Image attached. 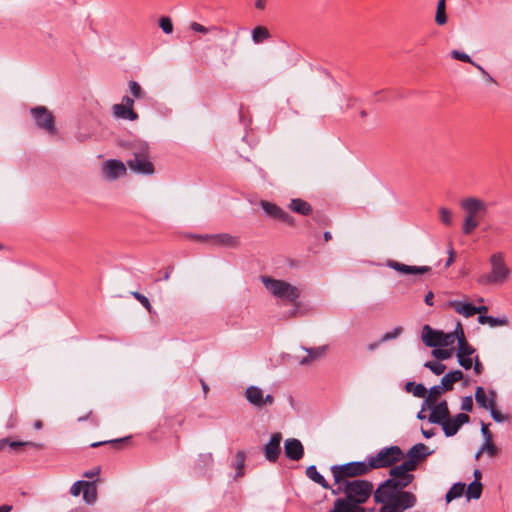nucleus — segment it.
Returning a JSON list of instances; mask_svg holds the SVG:
<instances>
[{
    "instance_id": "nucleus-57",
    "label": "nucleus",
    "mask_w": 512,
    "mask_h": 512,
    "mask_svg": "<svg viewBox=\"0 0 512 512\" xmlns=\"http://www.w3.org/2000/svg\"><path fill=\"white\" fill-rule=\"evenodd\" d=\"M425 400H424V407L426 406L428 409L432 410L435 406L438 405V400H435L431 395H429L428 393L426 394V396L424 397Z\"/></svg>"
},
{
    "instance_id": "nucleus-6",
    "label": "nucleus",
    "mask_w": 512,
    "mask_h": 512,
    "mask_svg": "<svg viewBox=\"0 0 512 512\" xmlns=\"http://www.w3.org/2000/svg\"><path fill=\"white\" fill-rule=\"evenodd\" d=\"M261 280L266 289L277 298L294 303L300 296L299 289L286 281L268 276H262Z\"/></svg>"
},
{
    "instance_id": "nucleus-55",
    "label": "nucleus",
    "mask_w": 512,
    "mask_h": 512,
    "mask_svg": "<svg viewBox=\"0 0 512 512\" xmlns=\"http://www.w3.org/2000/svg\"><path fill=\"white\" fill-rule=\"evenodd\" d=\"M84 483V481L75 482L70 489V493L73 496H79L81 491H83Z\"/></svg>"
},
{
    "instance_id": "nucleus-39",
    "label": "nucleus",
    "mask_w": 512,
    "mask_h": 512,
    "mask_svg": "<svg viewBox=\"0 0 512 512\" xmlns=\"http://www.w3.org/2000/svg\"><path fill=\"white\" fill-rule=\"evenodd\" d=\"M424 367L430 369L435 375H441L446 369V366L439 361H428Z\"/></svg>"
},
{
    "instance_id": "nucleus-24",
    "label": "nucleus",
    "mask_w": 512,
    "mask_h": 512,
    "mask_svg": "<svg viewBox=\"0 0 512 512\" xmlns=\"http://www.w3.org/2000/svg\"><path fill=\"white\" fill-rule=\"evenodd\" d=\"M333 512H365V509L358 503L346 499H337L334 504Z\"/></svg>"
},
{
    "instance_id": "nucleus-62",
    "label": "nucleus",
    "mask_w": 512,
    "mask_h": 512,
    "mask_svg": "<svg viewBox=\"0 0 512 512\" xmlns=\"http://www.w3.org/2000/svg\"><path fill=\"white\" fill-rule=\"evenodd\" d=\"M99 473H100V467H95L92 470L85 472L84 477L93 478V477L97 476Z\"/></svg>"
},
{
    "instance_id": "nucleus-1",
    "label": "nucleus",
    "mask_w": 512,
    "mask_h": 512,
    "mask_svg": "<svg viewBox=\"0 0 512 512\" xmlns=\"http://www.w3.org/2000/svg\"><path fill=\"white\" fill-rule=\"evenodd\" d=\"M391 484L393 480H386L374 492L375 502L382 504L380 512H404L415 505L416 497L412 492Z\"/></svg>"
},
{
    "instance_id": "nucleus-38",
    "label": "nucleus",
    "mask_w": 512,
    "mask_h": 512,
    "mask_svg": "<svg viewBox=\"0 0 512 512\" xmlns=\"http://www.w3.org/2000/svg\"><path fill=\"white\" fill-rule=\"evenodd\" d=\"M245 460H246V453L244 451H238L236 453V463L234 465L235 469H236L235 478H239L244 475Z\"/></svg>"
},
{
    "instance_id": "nucleus-15",
    "label": "nucleus",
    "mask_w": 512,
    "mask_h": 512,
    "mask_svg": "<svg viewBox=\"0 0 512 512\" xmlns=\"http://www.w3.org/2000/svg\"><path fill=\"white\" fill-rule=\"evenodd\" d=\"M282 434L280 432L273 433L269 442L264 446V456L266 460L274 463L278 460L281 453Z\"/></svg>"
},
{
    "instance_id": "nucleus-31",
    "label": "nucleus",
    "mask_w": 512,
    "mask_h": 512,
    "mask_svg": "<svg viewBox=\"0 0 512 512\" xmlns=\"http://www.w3.org/2000/svg\"><path fill=\"white\" fill-rule=\"evenodd\" d=\"M306 476L325 489L329 487L326 479L318 472L316 466L314 465H311L306 469Z\"/></svg>"
},
{
    "instance_id": "nucleus-34",
    "label": "nucleus",
    "mask_w": 512,
    "mask_h": 512,
    "mask_svg": "<svg viewBox=\"0 0 512 512\" xmlns=\"http://www.w3.org/2000/svg\"><path fill=\"white\" fill-rule=\"evenodd\" d=\"M435 22L440 26L445 25L447 23L446 0H438L435 14Z\"/></svg>"
},
{
    "instance_id": "nucleus-23",
    "label": "nucleus",
    "mask_w": 512,
    "mask_h": 512,
    "mask_svg": "<svg viewBox=\"0 0 512 512\" xmlns=\"http://www.w3.org/2000/svg\"><path fill=\"white\" fill-rule=\"evenodd\" d=\"M447 306L453 308L458 314L469 318L474 315V305L460 300H451Z\"/></svg>"
},
{
    "instance_id": "nucleus-8",
    "label": "nucleus",
    "mask_w": 512,
    "mask_h": 512,
    "mask_svg": "<svg viewBox=\"0 0 512 512\" xmlns=\"http://www.w3.org/2000/svg\"><path fill=\"white\" fill-rule=\"evenodd\" d=\"M404 453L398 446H390L381 449L376 455L368 456L369 467L371 470L386 468L401 461Z\"/></svg>"
},
{
    "instance_id": "nucleus-11",
    "label": "nucleus",
    "mask_w": 512,
    "mask_h": 512,
    "mask_svg": "<svg viewBox=\"0 0 512 512\" xmlns=\"http://www.w3.org/2000/svg\"><path fill=\"white\" fill-rule=\"evenodd\" d=\"M37 127L44 130L48 134L55 135L57 129L55 127V118L53 114L45 106H37L30 110Z\"/></svg>"
},
{
    "instance_id": "nucleus-44",
    "label": "nucleus",
    "mask_w": 512,
    "mask_h": 512,
    "mask_svg": "<svg viewBox=\"0 0 512 512\" xmlns=\"http://www.w3.org/2000/svg\"><path fill=\"white\" fill-rule=\"evenodd\" d=\"M432 355L438 360H447L452 356V350L434 348Z\"/></svg>"
},
{
    "instance_id": "nucleus-63",
    "label": "nucleus",
    "mask_w": 512,
    "mask_h": 512,
    "mask_svg": "<svg viewBox=\"0 0 512 512\" xmlns=\"http://www.w3.org/2000/svg\"><path fill=\"white\" fill-rule=\"evenodd\" d=\"M120 104H125L127 107L133 109L134 100L129 96H124Z\"/></svg>"
},
{
    "instance_id": "nucleus-16",
    "label": "nucleus",
    "mask_w": 512,
    "mask_h": 512,
    "mask_svg": "<svg viewBox=\"0 0 512 512\" xmlns=\"http://www.w3.org/2000/svg\"><path fill=\"white\" fill-rule=\"evenodd\" d=\"M260 206L265 211V213L275 219H278L284 223H287L289 225H293L294 221L292 216H290L286 211L281 209L279 206H277L274 203L262 200L260 202Z\"/></svg>"
},
{
    "instance_id": "nucleus-20",
    "label": "nucleus",
    "mask_w": 512,
    "mask_h": 512,
    "mask_svg": "<svg viewBox=\"0 0 512 512\" xmlns=\"http://www.w3.org/2000/svg\"><path fill=\"white\" fill-rule=\"evenodd\" d=\"M449 415L450 411L448 408V403L446 400H442L431 410L428 421L430 423L438 424L441 426V424L448 418Z\"/></svg>"
},
{
    "instance_id": "nucleus-60",
    "label": "nucleus",
    "mask_w": 512,
    "mask_h": 512,
    "mask_svg": "<svg viewBox=\"0 0 512 512\" xmlns=\"http://www.w3.org/2000/svg\"><path fill=\"white\" fill-rule=\"evenodd\" d=\"M448 373H449L450 377L452 378V381H454L455 383L458 381H461L464 377V374L461 370H454V371H450Z\"/></svg>"
},
{
    "instance_id": "nucleus-49",
    "label": "nucleus",
    "mask_w": 512,
    "mask_h": 512,
    "mask_svg": "<svg viewBox=\"0 0 512 512\" xmlns=\"http://www.w3.org/2000/svg\"><path fill=\"white\" fill-rule=\"evenodd\" d=\"M509 324V320L506 316L502 318H496L493 316H489L488 325L490 327H498V326H506Z\"/></svg>"
},
{
    "instance_id": "nucleus-47",
    "label": "nucleus",
    "mask_w": 512,
    "mask_h": 512,
    "mask_svg": "<svg viewBox=\"0 0 512 512\" xmlns=\"http://www.w3.org/2000/svg\"><path fill=\"white\" fill-rule=\"evenodd\" d=\"M451 57L455 60H459V61H462V62H466V63H470V64H474V61L471 59V57L464 53V52H461V51H458V50H452L451 51Z\"/></svg>"
},
{
    "instance_id": "nucleus-27",
    "label": "nucleus",
    "mask_w": 512,
    "mask_h": 512,
    "mask_svg": "<svg viewBox=\"0 0 512 512\" xmlns=\"http://www.w3.org/2000/svg\"><path fill=\"white\" fill-rule=\"evenodd\" d=\"M308 355L303 357L299 363L300 365H308L310 362L317 360L321 357H323L326 354L327 346H320L316 348H309L306 349Z\"/></svg>"
},
{
    "instance_id": "nucleus-53",
    "label": "nucleus",
    "mask_w": 512,
    "mask_h": 512,
    "mask_svg": "<svg viewBox=\"0 0 512 512\" xmlns=\"http://www.w3.org/2000/svg\"><path fill=\"white\" fill-rule=\"evenodd\" d=\"M461 409L466 412H471L473 409V399L471 396H466L462 399Z\"/></svg>"
},
{
    "instance_id": "nucleus-37",
    "label": "nucleus",
    "mask_w": 512,
    "mask_h": 512,
    "mask_svg": "<svg viewBox=\"0 0 512 512\" xmlns=\"http://www.w3.org/2000/svg\"><path fill=\"white\" fill-rule=\"evenodd\" d=\"M475 348L470 345L466 339H459L458 350L456 353L457 357L460 356H471L475 353Z\"/></svg>"
},
{
    "instance_id": "nucleus-45",
    "label": "nucleus",
    "mask_w": 512,
    "mask_h": 512,
    "mask_svg": "<svg viewBox=\"0 0 512 512\" xmlns=\"http://www.w3.org/2000/svg\"><path fill=\"white\" fill-rule=\"evenodd\" d=\"M403 328L401 326L395 327L392 331L386 332L380 339V342H386L397 338L402 333Z\"/></svg>"
},
{
    "instance_id": "nucleus-3",
    "label": "nucleus",
    "mask_w": 512,
    "mask_h": 512,
    "mask_svg": "<svg viewBox=\"0 0 512 512\" xmlns=\"http://www.w3.org/2000/svg\"><path fill=\"white\" fill-rule=\"evenodd\" d=\"M491 266L490 273L481 275L477 282L482 285L502 284L506 282L511 274L510 268L505 263L503 252L493 253L489 258Z\"/></svg>"
},
{
    "instance_id": "nucleus-5",
    "label": "nucleus",
    "mask_w": 512,
    "mask_h": 512,
    "mask_svg": "<svg viewBox=\"0 0 512 512\" xmlns=\"http://www.w3.org/2000/svg\"><path fill=\"white\" fill-rule=\"evenodd\" d=\"M133 157L127 160V166L132 172L152 175L155 171L153 163L148 157V145L143 142H135L131 146Z\"/></svg>"
},
{
    "instance_id": "nucleus-36",
    "label": "nucleus",
    "mask_w": 512,
    "mask_h": 512,
    "mask_svg": "<svg viewBox=\"0 0 512 512\" xmlns=\"http://www.w3.org/2000/svg\"><path fill=\"white\" fill-rule=\"evenodd\" d=\"M405 389L407 392H412L413 395L418 398H424L427 394L426 387L421 383L415 384L414 382H407Z\"/></svg>"
},
{
    "instance_id": "nucleus-46",
    "label": "nucleus",
    "mask_w": 512,
    "mask_h": 512,
    "mask_svg": "<svg viewBox=\"0 0 512 512\" xmlns=\"http://www.w3.org/2000/svg\"><path fill=\"white\" fill-rule=\"evenodd\" d=\"M482 450L486 452L490 457L496 456L499 452L498 447L492 442V440L486 441L482 445Z\"/></svg>"
},
{
    "instance_id": "nucleus-14",
    "label": "nucleus",
    "mask_w": 512,
    "mask_h": 512,
    "mask_svg": "<svg viewBox=\"0 0 512 512\" xmlns=\"http://www.w3.org/2000/svg\"><path fill=\"white\" fill-rule=\"evenodd\" d=\"M469 421L470 417L465 413H459L453 418H451L449 415L448 418L441 424V427L446 437H452L456 435L460 428Z\"/></svg>"
},
{
    "instance_id": "nucleus-30",
    "label": "nucleus",
    "mask_w": 512,
    "mask_h": 512,
    "mask_svg": "<svg viewBox=\"0 0 512 512\" xmlns=\"http://www.w3.org/2000/svg\"><path fill=\"white\" fill-rule=\"evenodd\" d=\"M83 498L86 503L93 504L97 499V486L93 482H85L83 487Z\"/></svg>"
},
{
    "instance_id": "nucleus-26",
    "label": "nucleus",
    "mask_w": 512,
    "mask_h": 512,
    "mask_svg": "<svg viewBox=\"0 0 512 512\" xmlns=\"http://www.w3.org/2000/svg\"><path fill=\"white\" fill-rule=\"evenodd\" d=\"M289 209L300 215H310L312 213L311 205L300 198L292 199L289 204Z\"/></svg>"
},
{
    "instance_id": "nucleus-48",
    "label": "nucleus",
    "mask_w": 512,
    "mask_h": 512,
    "mask_svg": "<svg viewBox=\"0 0 512 512\" xmlns=\"http://www.w3.org/2000/svg\"><path fill=\"white\" fill-rule=\"evenodd\" d=\"M131 294L137 301H139L147 309L148 312H151L152 306L146 296L137 291H134Z\"/></svg>"
},
{
    "instance_id": "nucleus-42",
    "label": "nucleus",
    "mask_w": 512,
    "mask_h": 512,
    "mask_svg": "<svg viewBox=\"0 0 512 512\" xmlns=\"http://www.w3.org/2000/svg\"><path fill=\"white\" fill-rule=\"evenodd\" d=\"M129 88H130V92L131 94L137 98V99H141V98H144L145 97V92L143 91V89L141 88V86L139 85L138 82L136 81H130L129 82Z\"/></svg>"
},
{
    "instance_id": "nucleus-22",
    "label": "nucleus",
    "mask_w": 512,
    "mask_h": 512,
    "mask_svg": "<svg viewBox=\"0 0 512 512\" xmlns=\"http://www.w3.org/2000/svg\"><path fill=\"white\" fill-rule=\"evenodd\" d=\"M211 239L216 245L228 248H237L240 244L239 237L230 235L228 233L212 235Z\"/></svg>"
},
{
    "instance_id": "nucleus-9",
    "label": "nucleus",
    "mask_w": 512,
    "mask_h": 512,
    "mask_svg": "<svg viewBox=\"0 0 512 512\" xmlns=\"http://www.w3.org/2000/svg\"><path fill=\"white\" fill-rule=\"evenodd\" d=\"M421 338L426 346L432 348L450 347L455 343V335L432 329L429 325L423 327Z\"/></svg>"
},
{
    "instance_id": "nucleus-18",
    "label": "nucleus",
    "mask_w": 512,
    "mask_h": 512,
    "mask_svg": "<svg viewBox=\"0 0 512 512\" xmlns=\"http://www.w3.org/2000/svg\"><path fill=\"white\" fill-rule=\"evenodd\" d=\"M284 451L286 457L293 461H299L304 455V447L296 438H290L285 441Z\"/></svg>"
},
{
    "instance_id": "nucleus-4",
    "label": "nucleus",
    "mask_w": 512,
    "mask_h": 512,
    "mask_svg": "<svg viewBox=\"0 0 512 512\" xmlns=\"http://www.w3.org/2000/svg\"><path fill=\"white\" fill-rule=\"evenodd\" d=\"M338 491L346 494V500L363 504L372 494L373 485L370 481L355 479L339 483Z\"/></svg>"
},
{
    "instance_id": "nucleus-58",
    "label": "nucleus",
    "mask_w": 512,
    "mask_h": 512,
    "mask_svg": "<svg viewBox=\"0 0 512 512\" xmlns=\"http://www.w3.org/2000/svg\"><path fill=\"white\" fill-rule=\"evenodd\" d=\"M472 367H473L474 373L476 375H481L484 370V367H483L482 363L480 362L479 357L477 355L475 356Z\"/></svg>"
},
{
    "instance_id": "nucleus-41",
    "label": "nucleus",
    "mask_w": 512,
    "mask_h": 512,
    "mask_svg": "<svg viewBox=\"0 0 512 512\" xmlns=\"http://www.w3.org/2000/svg\"><path fill=\"white\" fill-rule=\"evenodd\" d=\"M25 446H33V447H37V445L33 442H28V441H14V440H11L9 439V443H8V447L14 451V452H19L21 450V448L25 447Z\"/></svg>"
},
{
    "instance_id": "nucleus-21",
    "label": "nucleus",
    "mask_w": 512,
    "mask_h": 512,
    "mask_svg": "<svg viewBox=\"0 0 512 512\" xmlns=\"http://www.w3.org/2000/svg\"><path fill=\"white\" fill-rule=\"evenodd\" d=\"M432 452L433 451H429V448L423 443L415 444L408 450V459L406 461H412L414 463L415 470L417 467V463L425 459L427 456L431 455Z\"/></svg>"
},
{
    "instance_id": "nucleus-32",
    "label": "nucleus",
    "mask_w": 512,
    "mask_h": 512,
    "mask_svg": "<svg viewBox=\"0 0 512 512\" xmlns=\"http://www.w3.org/2000/svg\"><path fill=\"white\" fill-rule=\"evenodd\" d=\"M190 29L194 32L206 34L210 32H216L218 34H227V32L218 26H211V27H205L204 25L198 23V22H192L190 24Z\"/></svg>"
},
{
    "instance_id": "nucleus-64",
    "label": "nucleus",
    "mask_w": 512,
    "mask_h": 512,
    "mask_svg": "<svg viewBox=\"0 0 512 512\" xmlns=\"http://www.w3.org/2000/svg\"><path fill=\"white\" fill-rule=\"evenodd\" d=\"M267 0H255V8L257 10H264L266 8Z\"/></svg>"
},
{
    "instance_id": "nucleus-19",
    "label": "nucleus",
    "mask_w": 512,
    "mask_h": 512,
    "mask_svg": "<svg viewBox=\"0 0 512 512\" xmlns=\"http://www.w3.org/2000/svg\"><path fill=\"white\" fill-rule=\"evenodd\" d=\"M496 398L497 393L495 390H489V395L487 396L483 387L479 386L476 388L475 400L481 408L488 410L492 406H496Z\"/></svg>"
},
{
    "instance_id": "nucleus-52",
    "label": "nucleus",
    "mask_w": 512,
    "mask_h": 512,
    "mask_svg": "<svg viewBox=\"0 0 512 512\" xmlns=\"http://www.w3.org/2000/svg\"><path fill=\"white\" fill-rule=\"evenodd\" d=\"M457 359L460 366H462L465 370H469L472 368L473 359L470 356H460L457 357Z\"/></svg>"
},
{
    "instance_id": "nucleus-54",
    "label": "nucleus",
    "mask_w": 512,
    "mask_h": 512,
    "mask_svg": "<svg viewBox=\"0 0 512 512\" xmlns=\"http://www.w3.org/2000/svg\"><path fill=\"white\" fill-rule=\"evenodd\" d=\"M449 334L455 335V341L457 340V342H459V339H466L462 324L460 322H457L455 330Z\"/></svg>"
},
{
    "instance_id": "nucleus-25",
    "label": "nucleus",
    "mask_w": 512,
    "mask_h": 512,
    "mask_svg": "<svg viewBox=\"0 0 512 512\" xmlns=\"http://www.w3.org/2000/svg\"><path fill=\"white\" fill-rule=\"evenodd\" d=\"M113 114L117 118L127 119L130 121H135L138 119V114L133 109L127 107L125 104H115L113 106Z\"/></svg>"
},
{
    "instance_id": "nucleus-28",
    "label": "nucleus",
    "mask_w": 512,
    "mask_h": 512,
    "mask_svg": "<svg viewBox=\"0 0 512 512\" xmlns=\"http://www.w3.org/2000/svg\"><path fill=\"white\" fill-rule=\"evenodd\" d=\"M214 458L212 453H201L195 461L194 468L199 472H204L212 467Z\"/></svg>"
},
{
    "instance_id": "nucleus-7",
    "label": "nucleus",
    "mask_w": 512,
    "mask_h": 512,
    "mask_svg": "<svg viewBox=\"0 0 512 512\" xmlns=\"http://www.w3.org/2000/svg\"><path fill=\"white\" fill-rule=\"evenodd\" d=\"M370 471L371 469L367 459L365 461L349 462L343 465H335L331 467V472L336 484L350 481L348 478L362 476Z\"/></svg>"
},
{
    "instance_id": "nucleus-13",
    "label": "nucleus",
    "mask_w": 512,
    "mask_h": 512,
    "mask_svg": "<svg viewBox=\"0 0 512 512\" xmlns=\"http://www.w3.org/2000/svg\"><path fill=\"white\" fill-rule=\"evenodd\" d=\"M127 168L125 164L120 160H107L102 165V175L109 181L116 180L121 176L125 175Z\"/></svg>"
},
{
    "instance_id": "nucleus-51",
    "label": "nucleus",
    "mask_w": 512,
    "mask_h": 512,
    "mask_svg": "<svg viewBox=\"0 0 512 512\" xmlns=\"http://www.w3.org/2000/svg\"><path fill=\"white\" fill-rule=\"evenodd\" d=\"M454 381H452V378L450 377L449 373L445 374L441 379V387L442 390L450 391L453 389Z\"/></svg>"
},
{
    "instance_id": "nucleus-43",
    "label": "nucleus",
    "mask_w": 512,
    "mask_h": 512,
    "mask_svg": "<svg viewBox=\"0 0 512 512\" xmlns=\"http://www.w3.org/2000/svg\"><path fill=\"white\" fill-rule=\"evenodd\" d=\"M439 217H440V221L443 224H445L447 226L452 225V222H453V220H452V212L449 209H447L445 207H441L439 209Z\"/></svg>"
},
{
    "instance_id": "nucleus-10",
    "label": "nucleus",
    "mask_w": 512,
    "mask_h": 512,
    "mask_svg": "<svg viewBox=\"0 0 512 512\" xmlns=\"http://www.w3.org/2000/svg\"><path fill=\"white\" fill-rule=\"evenodd\" d=\"M414 471V463L412 461H404L400 465H396L390 469V478L394 484L391 486L398 487L399 489L406 488L414 479V475L409 472Z\"/></svg>"
},
{
    "instance_id": "nucleus-33",
    "label": "nucleus",
    "mask_w": 512,
    "mask_h": 512,
    "mask_svg": "<svg viewBox=\"0 0 512 512\" xmlns=\"http://www.w3.org/2000/svg\"><path fill=\"white\" fill-rule=\"evenodd\" d=\"M483 486L482 483L479 481H473L471 482L466 490V497L467 499H479L482 495Z\"/></svg>"
},
{
    "instance_id": "nucleus-12",
    "label": "nucleus",
    "mask_w": 512,
    "mask_h": 512,
    "mask_svg": "<svg viewBox=\"0 0 512 512\" xmlns=\"http://www.w3.org/2000/svg\"><path fill=\"white\" fill-rule=\"evenodd\" d=\"M244 396L246 400L257 409H262L265 406H271L274 403V397L272 395H264L263 390L254 385L246 388Z\"/></svg>"
},
{
    "instance_id": "nucleus-40",
    "label": "nucleus",
    "mask_w": 512,
    "mask_h": 512,
    "mask_svg": "<svg viewBox=\"0 0 512 512\" xmlns=\"http://www.w3.org/2000/svg\"><path fill=\"white\" fill-rule=\"evenodd\" d=\"M159 27L165 34H171L173 32V23L170 17L162 16L159 19Z\"/></svg>"
},
{
    "instance_id": "nucleus-35",
    "label": "nucleus",
    "mask_w": 512,
    "mask_h": 512,
    "mask_svg": "<svg viewBox=\"0 0 512 512\" xmlns=\"http://www.w3.org/2000/svg\"><path fill=\"white\" fill-rule=\"evenodd\" d=\"M465 490V484L462 482L455 483L447 492L445 498L447 502L460 498Z\"/></svg>"
},
{
    "instance_id": "nucleus-17",
    "label": "nucleus",
    "mask_w": 512,
    "mask_h": 512,
    "mask_svg": "<svg viewBox=\"0 0 512 512\" xmlns=\"http://www.w3.org/2000/svg\"><path fill=\"white\" fill-rule=\"evenodd\" d=\"M387 265L402 274L423 275L431 272L430 266H410L394 260L388 261Z\"/></svg>"
},
{
    "instance_id": "nucleus-61",
    "label": "nucleus",
    "mask_w": 512,
    "mask_h": 512,
    "mask_svg": "<svg viewBox=\"0 0 512 512\" xmlns=\"http://www.w3.org/2000/svg\"><path fill=\"white\" fill-rule=\"evenodd\" d=\"M481 433L485 439V442L492 440V434L489 431L488 426L485 425L484 423H482V426H481Z\"/></svg>"
},
{
    "instance_id": "nucleus-50",
    "label": "nucleus",
    "mask_w": 512,
    "mask_h": 512,
    "mask_svg": "<svg viewBox=\"0 0 512 512\" xmlns=\"http://www.w3.org/2000/svg\"><path fill=\"white\" fill-rule=\"evenodd\" d=\"M490 411L491 417L495 422L503 423L508 420V416L503 415L501 412H499L495 406H492V408L488 409Z\"/></svg>"
},
{
    "instance_id": "nucleus-2",
    "label": "nucleus",
    "mask_w": 512,
    "mask_h": 512,
    "mask_svg": "<svg viewBox=\"0 0 512 512\" xmlns=\"http://www.w3.org/2000/svg\"><path fill=\"white\" fill-rule=\"evenodd\" d=\"M460 207L465 213L462 232L464 235H470L485 218L488 211V205L480 198L466 197L460 201Z\"/></svg>"
},
{
    "instance_id": "nucleus-56",
    "label": "nucleus",
    "mask_w": 512,
    "mask_h": 512,
    "mask_svg": "<svg viewBox=\"0 0 512 512\" xmlns=\"http://www.w3.org/2000/svg\"><path fill=\"white\" fill-rule=\"evenodd\" d=\"M446 392L445 390H442L439 385H435L429 389L427 392L429 395H431L435 400H438L439 397L442 395V393Z\"/></svg>"
},
{
    "instance_id": "nucleus-29",
    "label": "nucleus",
    "mask_w": 512,
    "mask_h": 512,
    "mask_svg": "<svg viewBox=\"0 0 512 512\" xmlns=\"http://www.w3.org/2000/svg\"><path fill=\"white\" fill-rule=\"evenodd\" d=\"M252 41L255 44L263 43L271 38L269 30L265 26H256L251 32Z\"/></svg>"
},
{
    "instance_id": "nucleus-59",
    "label": "nucleus",
    "mask_w": 512,
    "mask_h": 512,
    "mask_svg": "<svg viewBox=\"0 0 512 512\" xmlns=\"http://www.w3.org/2000/svg\"><path fill=\"white\" fill-rule=\"evenodd\" d=\"M127 439H129V438L126 437V438H123V439H116V440H111V441L95 442V443L91 444V447L95 448V447H99L101 445H105V444H108V443H111V444H114V445H119V444H121L123 441H125Z\"/></svg>"
}]
</instances>
